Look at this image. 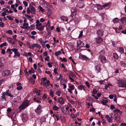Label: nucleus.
I'll return each instance as SVG.
<instances>
[{
	"label": "nucleus",
	"instance_id": "f257e3e1",
	"mask_svg": "<svg viewBox=\"0 0 126 126\" xmlns=\"http://www.w3.org/2000/svg\"><path fill=\"white\" fill-rule=\"evenodd\" d=\"M29 104V101L28 100L22 102L18 108V110L20 111H21L22 110L25 109L28 107Z\"/></svg>",
	"mask_w": 126,
	"mask_h": 126
},
{
	"label": "nucleus",
	"instance_id": "f03ea898",
	"mask_svg": "<svg viewBox=\"0 0 126 126\" xmlns=\"http://www.w3.org/2000/svg\"><path fill=\"white\" fill-rule=\"evenodd\" d=\"M42 108L41 106L39 105L37 108L35 110V111L37 115H40L42 111Z\"/></svg>",
	"mask_w": 126,
	"mask_h": 126
},
{
	"label": "nucleus",
	"instance_id": "7ed1b4c3",
	"mask_svg": "<svg viewBox=\"0 0 126 126\" xmlns=\"http://www.w3.org/2000/svg\"><path fill=\"white\" fill-rule=\"evenodd\" d=\"M99 59L102 63H106L107 61V59L104 56H99Z\"/></svg>",
	"mask_w": 126,
	"mask_h": 126
},
{
	"label": "nucleus",
	"instance_id": "20e7f679",
	"mask_svg": "<svg viewBox=\"0 0 126 126\" xmlns=\"http://www.w3.org/2000/svg\"><path fill=\"white\" fill-rule=\"evenodd\" d=\"M105 117L108 122L111 123L112 122L113 119L112 116L110 117L109 115H107L105 116Z\"/></svg>",
	"mask_w": 126,
	"mask_h": 126
},
{
	"label": "nucleus",
	"instance_id": "39448f33",
	"mask_svg": "<svg viewBox=\"0 0 126 126\" xmlns=\"http://www.w3.org/2000/svg\"><path fill=\"white\" fill-rule=\"evenodd\" d=\"M35 47L40 49L41 48V46L38 44L36 43L32 45L31 46H30L29 48H34Z\"/></svg>",
	"mask_w": 126,
	"mask_h": 126
},
{
	"label": "nucleus",
	"instance_id": "423d86ee",
	"mask_svg": "<svg viewBox=\"0 0 126 126\" xmlns=\"http://www.w3.org/2000/svg\"><path fill=\"white\" fill-rule=\"evenodd\" d=\"M21 116L22 118V120L23 122H25L28 118V116L26 114H22Z\"/></svg>",
	"mask_w": 126,
	"mask_h": 126
},
{
	"label": "nucleus",
	"instance_id": "0eeeda50",
	"mask_svg": "<svg viewBox=\"0 0 126 126\" xmlns=\"http://www.w3.org/2000/svg\"><path fill=\"white\" fill-rule=\"evenodd\" d=\"M10 73V72L9 70H6L3 72L2 75L3 76H7L9 75Z\"/></svg>",
	"mask_w": 126,
	"mask_h": 126
},
{
	"label": "nucleus",
	"instance_id": "6e6552de",
	"mask_svg": "<svg viewBox=\"0 0 126 126\" xmlns=\"http://www.w3.org/2000/svg\"><path fill=\"white\" fill-rule=\"evenodd\" d=\"M113 118L115 120H119L120 119L119 115H118V113H114L113 115Z\"/></svg>",
	"mask_w": 126,
	"mask_h": 126
},
{
	"label": "nucleus",
	"instance_id": "1a4fd4ad",
	"mask_svg": "<svg viewBox=\"0 0 126 126\" xmlns=\"http://www.w3.org/2000/svg\"><path fill=\"white\" fill-rule=\"evenodd\" d=\"M79 57L80 59L83 60H87L89 59L85 56L81 54L80 55Z\"/></svg>",
	"mask_w": 126,
	"mask_h": 126
},
{
	"label": "nucleus",
	"instance_id": "9d476101",
	"mask_svg": "<svg viewBox=\"0 0 126 126\" xmlns=\"http://www.w3.org/2000/svg\"><path fill=\"white\" fill-rule=\"evenodd\" d=\"M0 99L2 101L4 100L6 101V99L5 97V92H4L2 93V96H1Z\"/></svg>",
	"mask_w": 126,
	"mask_h": 126
},
{
	"label": "nucleus",
	"instance_id": "9b49d317",
	"mask_svg": "<svg viewBox=\"0 0 126 126\" xmlns=\"http://www.w3.org/2000/svg\"><path fill=\"white\" fill-rule=\"evenodd\" d=\"M96 33L98 36H101L103 34V32L102 30H98L96 32Z\"/></svg>",
	"mask_w": 126,
	"mask_h": 126
},
{
	"label": "nucleus",
	"instance_id": "f8f14e48",
	"mask_svg": "<svg viewBox=\"0 0 126 126\" xmlns=\"http://www.w3.org/2000/svg\"><path fill=\"white\" fill-rule=\"evenodd\" d=\"M31 10V13L32 14H34L35 11V8L33 6L30 5L29 6Z\"/></svg>",
	"mask_w": 126,
	"mask_h": 126
},
{
	"label": "nucleus",
	"instance_id": "ddd939ff",
	"mask_svg": "<svg viewBox=\"0 0 126 126\" xmlns=\"http://www.w3.org/2000/svg\"><path fill=\"white\" fill-rule=\"evenodd\" d=\"M122 23L124 25H126V17H123L120 19Z\"/></svg>",
	"mask_w": 126,
	"mask_h": 126
},
{
	"label": "nucleus",
	"instance_id": "4468645a",
	"mask_svg": "<svg viewBox=\"0 0 126 126\" xmlns=\"http://www.w3.org/2000/svg\"><path fill=\"white\" fill-rule=\"evenodd\" d=\"M58 101L60 104H63L64 103L63 99L62 97H60L58 98Z\"/></svg>",
	"mask_w": 126,
	"mask_h": 126
},
{
	"label": "nucleus",
	"instance_id": "2eb2a0df",
	"mask_svg": "<svg viewBox=\"0 0 126 126\" xmlns=\"http://www.w3.org/2000/svg\"><path fill=\"white\" fill-rule=\"evenodd\" d=\"M120 85L119 86L120 87H126V82H122L120 83Z\"/></svg>",
	"mask_w": 126,
	"mask_h": 126
},
{
	"label": "nucleus",
	"instance_id": "dca6fc26",
	"mask_svg": "<svg viewBox=\"0 0 126 126\" xmlns=\"http://www.w3.org/2000/svg\"><path fill=\"white\" fill-rule=\"evenodd\" d=\"M96 43L99 44L102 42L103 39L101 37H99L96 39Z\"/></svg>",
	"mask_w": 126,
	"mask_h": 126
},
{
	"label": "nucleus",
	"instance_id": "f3484780",
	"mask_svg": "<svg viewBox=\"0 0 126 126\" xmlns=\"http://www.w3.org/2000/svg\"><path fill=\"white\" fill-rule=\"evenodd\" d=\"M5 95H7L11 97L14 96L13 95L11 94L10 92L9 91V90L6 91V92H5Z\"/></svg>",
	"mask_w": 126,
	"mask_h": 126
},
{
	"label": "nucleus",
	"instance_id": "a211bd4d",
	"mask_svg": "<svg viewBox=\"0 0 126 126\" xmlns=\"http://www.w3.org/2000/svg\"><path fill=\"white\" fill-rule=\"evenodd\" d=\"M7 39V40L11 44H15V43L13 39L10 37L8 38Z\"/></svg>",
	"mask_w": 126,
	"mask_h": 126
},
{
	"label": "nucleus",
	"instance_id": "6ab92c4d",
	"mask_svg": "<svg viewBox=\"0 0 126 126\" xmlns=\"http://www.w3.org/2000/svg\"><path fill=\"white\" fill-rule=\"evenodd\" d=\"M78 89L79 90L81 91L83 90L84 91H85V90L84 86L81 85H80L79 86Z\"/></svg>",
	"mask_w": 126,
	"mask_h": 126
},
{
	"label": "nucleus",
	"instance_id": "aec40b11",
	"mask_svg": "<svg viewBox=\"0 0 126 126\" xmlns=\"http://www.w3.org/2000/svg\"><path fill=\"white\" fill-rule=\"evenodd\" d=\"M60 18L63 20L67 22L68 18L66 16H63L61 17Z\"/></svg>",
	"mask_w": 126,
	"mask_h": 126
},
{
	"label": "nucleus",
	"instance_id": "412c9836",
	"mask_svg": "<svg viewBox=\"0 0 126 126\" xmlns=\"http://www.w3.org/2000/svg\"><path fill=\"white\" fill-rule=\"evenodd\" d=\"M118 50L121 53L124 52V50L122 47H119L118 48Z\"/></svg>",
	"mask_w": 126,
	"mask_h": 126
},
{
	"label": "nucleus",
	"instance_id": "4be33fe9",
	"mask_svg": "<svg viewBox=\"0 0 126 126\" xmlns=\"http://www.w3.org/2000/svg\"><path fill=\"white\" fill-rule=\"evenodd\" d=\"M36 23L37 24L35 25V26L36 27H38L39 26H41L42 25V24L41 23H40V22L39 20H36Z\"/></svg>",
	"mask_w": 126,
	"mask_h": 126
},
{
	"label": "nucleus",
	"instance_id": "5701e85b",
	"mask_svg": "<svg viewBox=\"0 0 126 126\" xmlns=\"http://www.w3.org/2000/svg\"><path fill=\"white\" fill-rule=\"evenodd\" d=\"M95 7L97 8V10H99V9H102L101 5L98 4H97L95 5Z\"/></svg>",
	"mask_w": 126,
	"mask_h": 126
},
{
	"label": "nucleus",
	"instance_id": "b1692460",
	"mask_svg": "<svg viewBox=\"0 0 126 126\" xmlns=\"http://www.w3.org/2000/svg\"><path fill=\"white\" fill-rule=\"evenodd\" d=\"M114 112H116V113H119V114L120 115L122 113L121 111L120 110L118 109H115L114 110Z\"/></svg>",
	"mask_w": 126,
	"mask_h": 126
},
{
	"label": "nucleus",
	"instance_id": "393cba45",
	"mask_svg": "<svg viewBox=\"0 0 126 126\" xmlns=\"http://www.w3.org/2000/svg\"><path fill=\"white\" fill-rule=\"evenodd\" d=\"M108 101L107 100H105L101 101L102 104L105 105L107 106V103L108 102Z\"/></svg>",
	"mask_w": 126,
	"mask_h": 126
},
{
	"label": "nucleus",
	"instance_id": "a878e982",
	"mask_svg": "<svg viewBox=\"0 0 126 126\" xmlns=\"http://www.w3.org/2000/svg\"><path fill=\"white\" fill-rule=\"evenodd\" d=\"M59 107L55 105H54L53 107V109L55 111L58 110H59Z\"/></svg>",
	"mask_w": 126,
	"mask_h": 126
},
{
	"label": "nucleus",
	"instance_id": "bb28decb",
	"mask_svg": "<svg viewBox=\"0 0 126 126\" xmlns=\"http://www.w3.org/2000/svg\"><path fill=\"white\" fill-rule=\"evenodd\" d=\"M43 84L44 85H47V86L49 85H50V82L49 80H47L45 82H44Z\"/></svg>",
	"mask_w": 126,
	"mask_h": 126
},
{
	"label": "nucleus",
	"instance_id": "cd10ccee",
	"mask_svg": "<svg viewBox=\"0 0 126 126\" xmlns=\"http://www.w3.org/2000/svg\"><path fill=\"white\" fill-rule=\"evenodd\" d=\"M113 56L114 58L116 59H118L119 58V56L116 53H113Z\"/></svg>",
	"mask_w": 126,
	"mask_h": 126
},
{
	"label": "nucleus",
	"instance_id": "c85d7f7f",
	"mask_svg": "<svg viewBox=\"0 0 126 126\" xmlns=\"http://www.w3.org/2000/svg\"><path fill=\"white\" fill-rule=\"evenodd\" d=\"M61 53V52L60 50H59L57 52H55V55L56 56H58L60 55Z\"/></svg>",
	"mask_w": 126,
	"mask_h": 126
},
{
	"label": "nucleus",
	"instance_id": "c756f323",
	"mask_svg": "<svg viewBox=\"0 0 126 126\" xmlns=\"http://www.w3.org/2000/svg\"><path fill=\"white\" fill-rule=\"evenodd\" d=\"M99 53L100 54V56H103L105 54V52L104 50H102L99 52Z\"/></svg>",
	"mask_w": 126,
	"mask_h": 126
},
{
	"label": "nucleus",
	"instance_id": "7c9ffc66",
	"mask_svg": "<svg viewBox=\"0 0 126 126\" xmlns=\"http://www.w3.org/2000/svg\"><path fill=\"white\" fill-rule=\"evenodd\" d=\"M84 6V4L83 3H80L79 5V7L80 8H83Z\"/></svg>",
	"mask_w": 126,
	"mask_h": 126
},
{
	"label": "nucleus",
	"instance_id": "2f4dec72",
	"mask_svg": "<svg viewBox=\"0 0 126 126\" xmlns=\"http://www.w3.org/2000/svg\"><path fill=\"white\" fill-rule=\"evenodd\" d=\"M46 119L45 117H42L40 120V122L41 123L45 122L46 121Z\"/></svg>",
	"mask_w": 126,
	"mask_h": 126
},
{
	"label": "nucleus",
	"instance_id": "473e14b6",
	"mask_svg": "<svg viewBox=\"0 0 126 126\" xmlns=\"http://www.w3.org/2000/svg\"><path fill=\"white\" fill-rule=\"evenodd\" d=\"M119 20V19L118 18H114L112 21L114 23H116Z\"/></svg>",
	"mask_w": 126,
	"mask_h": 126
},
{
	"label": "nucleus",
	"instance_id": "72a5a7b5",
	"mask_svg": "<svg viewBox=\"0 0 126 126\" xmlns=\"http://www.w3.org/2000/svg\"><path fill=\"white\" fill-rule=\"evenodd\" d=\"M71 11L73 13H75L77 11V10L75 8H72L71 9Z\"/></svg>",
	"mask_w": 126,
	"mask_h": 126
},
{
	"label": "nucleus",
	"instance_id": "f704fd0d",
	"mask_svg": "<svg viewBox=\"0 0 126 126\" xmlns=\"http://www.w3.org/2000/svg\"><path fill=\"white\" fill-rule=\"evenodd\" d=\"M59 59L61 60L62 61L64 62H67V60H66L65 58H63V59H62L61 57H60L59 58Z\"/></svg>",
	"mask_w": 126,
	"mask_h": 126
},
{
	"label": "nucleus",
	"instance_id": "c9c22d12",
	"mask_svg": "<svg viewBox=\"0 0 126 126\" xmlns=\"http://www.w3.org/2000/svg\"><path fill=\"white\" fill-rule=\"evenodd\" d=\"M6 33L9 34H10L12 35L13 34V32L11 30H10L6 31Z\"/></svg>",
	"mask_w": 126,
	"mask_h": 126
},
{
	"label": "nucleus",
	"instance_id": "e433bc0d",
	"mask_svg": "<svg viewBox=\"0 0 126 126\" xmlns=\"http://www.w3.org/2000/svg\"><path fill=\"white\" fill-rule=\"evenodd\" d=\"M110 4V3H106L105 4L103 5L102 6H103V7H104V8H105L106 7L108 6Z\"/></svg>",
	"mask_w": 126,
	"mask_h": 126
},
{
	"label": "nucleus",
	"instance_id": "4c0bfd02",
	"mask_svg": "<svg viewBox=\"0 0 126 126\" xmlns=\"http://www.w3.org/2000/svg\"><path fill=\"white\" fill-rule=\"evenodd\" d=\"M63 78V77L62 75L61 74L60 75V77L57 80H62Z\"/></svg>",
	"mask_w": 126,
	"mask_h": 126
},
{
	"label": "nucleus",
	"instance_id": "58836bf2",
	"mask_svg": "<svg viewBox=\"0 0 126 126\" xmlns=\"http://www.w3.org/2000/svg\"><path fill=\"white\" fill-rule=\"evenodd\" d=\"M38 9H39L40 11H41L42 12H44V9H43L42 7L40 6H39Z\"/></svg>",
	"mask_w": 126,
	"mask_h": 126
},
{
	"label": "nucleus",
	"instance_id": "ea45409f",
	"mask_svg": "<svg viewBox=\"0 0 126 126\" xmlns=\"http://www.w3.org/2000/svg\"><path fill=\"white\" fill-rule=\"evenodd\" d=\"M23 87L22 86H18L16 88V89L17 90H21L22 88Z\"/></svg>",
	"mask_w": 126,
	"mask_h": 126
},
{
	"label": "nucleus",
	"instance_id": "a19ab883",
	"mask_svg": "<svg viewBox=\"0 0 126 126\" xmlns=\"http://www.w3.org/2000/svg\"><path fill=\"white\" fill-rule=\"evenodd\" d=\"M69 87L70 88V89L72 90H73L74 89V86L73 85H72L70 86H69Z\"/></svg>",
	"mask_w": 126,
	"mask_h": 126
},
{
	"label": "nucleus",
	"instance_id": "79ce46f5",
	"mask_svg": "<svg viewBox=\"0 0 126 126\" xmlns=\"http://www.w3.org/2000/svg\"><path fill=\"white\" fill-rule=\"evenodd\" d=\"M7 43L6 42H4L3 43L1 44L0 45V47H2L6 46V45Z\"/></svg>",
	"mask_w": 126,
	"mask_h": 126
},
{
	"label": "nucleus",
	"instance_id": "37998d69",
	"mask_svg": "<svg viewBox=\"0 0 126 126\" xmlns=\"http://www.w3.org/2000/svg\"><path fill=\"white\" fill-rule=\"evenodd\" d=\"M3 64L1 62H0V71L1 70V67H2L3 66Z\"/></svg>",
	"mask_w": 126,
	"mask_h": 126
},
{
	"label": "nucleus",
	"instance_id": "c03bdc74",
	"mask_svg": "<svg viewBox=\"0 0 126 126\" xmlns=\"http://www.w3.org/2000/svg\"><path fill=\"white\" fill-rule=\"evenodd\" d=\"M12 51L14 52V53L18 51V49L16 48L12 49Z\"/></svg>",
	"mask_w": 126,
	"mask_h": 126
},
{
	"label": "nucleus",
	"instance_id": "a18cd8bd",
	"mask_svg": "<svg viewBox=\"0 0 126 126\" xmlns=\"http://www.w3.org/2000/svg\"><path fill=\"white\" fill-rule=\"evenodd\" d=\"M52 116L54 118L55 117H56V120L57 121H58L59 120V118H58V116L57 115H55L54 114H53V115Z\"/></svg>",
	"mask_w": 126,
	"mask_h": 126
},
{
	"label": "nucleus",
	"instance_id": "49530a36",
	"mask_svg": "<svg viewBox=\"0 0 126 126\" xmlns=\"http://www.w3.org/2000/svg\"><path fill=\"white\" fill-rule=\"evenodd\" d=\"M50 95L52 97H53V92L52 90H51L50 91V93H49Z\"/></svg>",
	"mask_w": 126,
	"mask_h": 126
},
{
	"label": "nucleus",
	"instance_id": "de8ad7c7",
	"mask_svg": "<svg viewBox=\"0 0 126 126\" xmlns=\"http://www.w3.org/2000/svg\"><path fill=\"white\" fill-rule=\"evenodd\" d=\"M40 92H41V90H39L37 91L36 92V93L37 95H40L41 94L40 93Z\"/></svg>",
	"mask_w": 126,
	"mask_h": 126
},
{
	"label": "nucleus",
	"instance_id": "09e8293b",
	"mask_svg": "<svg viewBox=\"0 0 126 126\" xmlns=\"http://www.w3.org/2000/svg\"><path fill=\"white\" fill-rule=\"evenodd\" d=\"M44 29V27L43 26H42L39 28V29H37V30H39L40 31L42 30H43Z\"/></svg>",
	"mask_w": 126,
	"mask_h": 126
},
{
	"label": "nucleus",
	"instance_id": "8fccbe9b",
	"mask_svg": "<svg viewBox=\"0 0 126 126\" xmlns=\"http://www.w3.org/2000/svg\"><path fill=\"white\" fill-rule=\"evenodd\" d=\"M61 85H63V89H65L66 88V85L65 84H63V82H61Z\"/></svg>",
	"mask_w": 126,
	"mask_h": 126
},
{
	"label": "nucleus",
	"instance_id": "3c124183",
	"mask_svg": "<svg viewBox=\"0 0 126 126\" xmlns=\"http://www.w3.org/2000/svg\"><path fill=\"white\" fill-rule=\"evenodd\" d=\"M5 26L4 23L2 22H0V26L2 27H4Z\"/></svg>",
	"mask_w": 126,
	"mask_h": 126
},
{
	"label": "nucleus",
	"instance_id": "603ef678",
	"mask_svg": "<svg viewBox=\"0 0 126 126\" xmlns=\"http://www.w3.org/2000/svg\"><path fill=\"white\" fill-rule=\"evenodd\" d=\"M24 15L28 19H29L31 18V16L29 15L25 14Z\"/></svg>",
	"mask_w": 126,
	"mask_h": 126
},
{
	"label": "nucleus",
	"instance_id": "864d4df0",
	"mask_svg": "<svg viewBox=\"0 0 126 126\" xmlns=\"http://www.w3.org/2000/svg\"><path fill=\"white\" fill-rule=\"evenodd\" d=\"M23 3L26 7H27L28 6V3L25 1H24L23 2Z\"/></svg>",
	"mask_w": 126,
	"mask_h": 126
},
{
	"label": "nucleus",
	"instance_id": "5fc2aeb1",
	"mask_svg": "<svg viewBox=\"0 0 126 126\" xmlns=\"http://www.w3.org/2000/svg\"><path fill=\"white\" fill-rule=\"evenodd\" d=\"M56 94L58 96H60L61 95V92L59 91H58L56 92Z\"/></svg>",
	"mask_w": 126,
	"mask_h": 126
},
{
	"label": "nucleus",
	"instance_id": "6e6d98bb",
	"mask_svg": "<svg viewBox=\"0 0 126 126\" xmlns=\"http://www.w3.org/2000/svg\"><path fill=\"white\" fill-rule=\"evenodd\" d=\"M97 91L95 90V89H94L93 90V93L94 94H96L97 93Z\"/></svg>",
	"mask_w": 126,
	"mask_h": 126
},
{
	"label": "nucleus",
	"instance_id": "4d7b16f0",
	"mask_svg": "<svg viewBox=\"0 0 126 126\" xmlns=\"http://www.w3.org/2000/svg\"><path fill=\"white\" fill-rule=\"evenodd\" d=\"M51 35L50 33L49 32H48L46 35V37L47 38H48L50 37Z\"/></svg>",
	"mask_w": 126,
	"mask_h": 126
},
{
	"label": "nucleus",
	"instance_id": "13d9d810",
	"mask_svg": "<svg viewBox=\"0 0 126 126\" xmlns=\"http://www.w3.org/2000/svg\"><path fill=\"white\" fill-rule=\"evenodd\" d=\"M7 17L9 20H12L13 19V18L11 17L8 16H6Z\"/></svg>",
	"mask_w": 126,
	"mask_h": 126
},
{
	"label": "nucleus",
	"instance_id": "bf43d9fd",
	"mask_svg": "<svg viewBox=\"0 0 126 126\" xmlns=\"http://www.w3.org/2000/svg\"><path fill=\"white\" fill-rule=\"evenodd\" d=\"M5 52L4 49H2L1 51V53L3 55L5 54Z\"/></svg>",
	"mask_w": 126,
	"mask_h": 126
},
{
	"label": "nucleus",
	"instance_id": "052dcab7",
	"mask_svg": "<svg viewBox=\"0 0 126 126\" xmlns=\"http://www.w3.org/2000/svg\"><path fill=\"white\" fill-rule=\"evenodd\" d=\"M52 63H48L47 65L49 67H52V65H51V64H52Z\"/></svg>",
	"mask_w": 126,
	"mask_h": 126
},
{
	"label": "nucleus",
	"instance_id": "680f3d73",
	"mask_svg": "<svg viewBox=\"0 0 126 126\" xmlns=\"http://www.w3.org/2000/svg\"><path fill=\"white\" fill-rule=\"evenodd\" d=\"M15 54L16 55L18 56V57H19L20 56V54L18 53V51L16 52V53H15Z\"/></svg>",
	"mask_w": 126,
	"mask_h": 126
},
{
	"label": "nucleus",
	"instance_id": "e2e57ef3",
	"mask_svg": "<svg viewBox=\"0 0 126 126\" xmlns=\"http://www.w3.org/2000/svg\"><path fill=\"white\" fill-rule=\"evenodd\" d=\"M110 109H113L115 108V107L113 105H111L110 106Z\"/></svg>",
	"mask_w": 126,
	"mask_h": 126
},
{
	"label": "nucleus",
	"instance_id": "0e129e2a",
	"mask_svg": "<svg viewBox=\"0 0 126 126\" xmlns=\"http://www.w3.org/2000/svg\"><path fill=\"white\" fill-rule=\"evenodd\" d=\"M37 33L35 31H33L31 32V34L33 35H35Z\"/></svg>",
	"mask_w": 126,
	"mask_h": 126
},
{
	"label": "nucleus",
	"instance_id": "69168bd1",
	"mask_svg": "<svg viewBox=\"0 0 126 126\" xmlns=\"http://www.w3.org/2000/svg\"><path fill=\"white\" fill-rule=\"evenodd\" d=\"M27 12L28 14H30V10L29 8H27Z\"/></svg>",
	"mask_w": 126,
	"mask_h": 126
},
{
	"label": "nucleus",
	"instance_id": "338daca9",
	"mask_svg": "<svg viewBox=\"0 0 126 126\" xmlns=\"http://www.w3.org/2000/svg\"><path fill=\"white\" fill-rule=\"evenodd\" d=\"M3 10H4V12H6V13H7V12H8V9H7L5 8H3L2 9Z\"/></svg>",
	"mask_w": 126,
	"mask_h": 126
},
{
	"label": "nucleus",
	"instance_id": "774afa93",
	"mask_svg": "<svg viewBox=\"0 0 126 126\" xmlns=\"http://www.w3.org/2000/svg\"><path fill=\"white\" fill-rule=\"evenodd\" d=\"M5 2L3 0H0V3L1 5H3L4 4Z\"/></svg>",
	"mask_w": 126,
	"mask_h": 126
}]
</instances>
